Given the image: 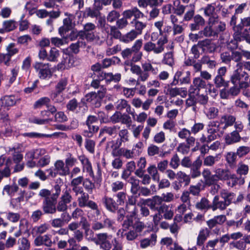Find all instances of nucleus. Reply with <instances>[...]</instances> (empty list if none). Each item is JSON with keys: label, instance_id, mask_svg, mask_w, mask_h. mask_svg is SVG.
Segmentation results:
<instances>
[{"label": "nucleus", "instance_id": "obj_41", "mask_svg": "<svg viewBox=\"0 0 250 250\" xmlns=\"http://www.w3.org/2000/svg\"><path fill=\"white\" fill-rule=\"evenodd\" d=\"M173 9L174 13L177 15L181 16L184 13L185 9L187 8V5L185 6L181 4L179 0H176L174 1Z\"/></svg>", "mask_w": 250, "mask_h": 250}, {"label": "nucleus", "instance_id": "obj_54", "mask_svg": "<svg viewBox=\"0 0 250 250\" xmlns=\"http://www.w3.org/2000/svg\"><path fill=\"white\" fill-rule=\"evenodd\" d=\"M110 244L113 247L111 250H123L122 243L119 239L113 236Z\"/></svg>", "mask_w": 250, "mask_h": 250}, {"label": "nucleus", "instance_id": "obj_51", "mask_svg": "<svg viewBox=\"0 0 250 250\" xmlns=\"http://www.w3.org/2000/svg\"><path fill=\"white\" fill-rule=\"evenodd\" d=\"M68 81L66 78H62L56 85V90L58 93L62 92L66 87Z\"/></svg>", "mask_w": 250, "mask_h": 250}, {"label": "nucleus", "instance_id": "obj_44", "mask_svg": "<svg viewBox=\"0 0 250 250\" xmlns=\"http://www.w3.org/2000/svg\"><path fill=\"white\" fill-rule=\"evenodd\" d=\"M187 8L188 10L186 12L184 16L183 21H189L192 18L193 19L194 17L195 11L194 5L193 4L187 5Z\"/></svg>", "mask_w": 250, "mask_h": 250}, {"label": "nucleus", "instance_id": "obj_33", "mask_svg": "<svg viewBox=\"0 0 250 250\" xmlns=\"http://www.w3.org/2000/svg\"><path fill=\"white\" fill-rule=\"evenodd\" d=\"M158 212L161 214L164 213V217L166 219H171L173 216V211L169 209V207L165 204L159 207Z\"/></svg>", "mask_w": 250, "mask_h": 250}, {"label": "nucleus", "instance_id": "obj_59", "mask_svg": "<svg viewBox=\"0 0 250 250\" xmlns=\"http://www.w3.org/2000/svg\"><path fill=\"white\" fill-rule=\"evenodd\" d=\"M230 246L237 249L239 250H245L246 248V246L244 243V241L241 239L238 241H232L230 243Z\"/></svg>", "mask_w": 250, "mask_h": 250}, {"label": "nucleus", "instance_id": "obj_32", "mask_svg": "<svg viewBox=\"0 0 250 250\" xmlns=\"http://www.w3.org/2000/svg\"><path fill=\"white\" fill-rule=\"evenodd\" d=\"M163 200L162 197L155 196L152 199H148L147 201V205L152 208H156L158 210L159 207L163 205Z\"/></svg>", "mask_w": 250, "mask_h": 250}, {"label": "nucleus", "instance_id": "obj_15", "mask_svg": "<svg viewBox=\"0 0 250 250\" xmlns=\"http://www.w3.org/2000/svg\"><path fill=\"white\" fill-rule=\"evenodd\" d=\"M96 28L95 25L91 22H87L83 25V29L80 31L83 38L85 37L87 40H93L95 39L94 31Z\"/></svg>", "mask_w": 250, "mask_h": 250}, {"label": "nucleus", "instance_id": "obj_28", "mask_svg": "<svg viewBox=\"0 0 250 250\" xmlns=\"http://www.w3.org/2000/svg\"><path fill=\"white\" fill-rule=\"evenodd\" d=\"M138 36L139 35L134 30L132 29L126 34L122 35L121 42L125 43H129L137 38Z\"/></svg>", "mask_w": 250, "mask_h": 250}, {"label": "nucleus", "instance_id": "obj_43", "mask_svg": "<svg viewBox=\"0 0 250 250\" xmlns=\"http://www.w3.org/2000/svg\"><path fill=\"white\" fill-rule=\"evenodd\" d=\"M3 27L5 28L6 31L8 32L15 30L17 27V23L13 20L4 21L3 23Z\"/></svg>", "mask_w": 250, "mask_h": 250}, {"label": "nucleus", "instance_id": "obj_22", "mask_svg": "<svg viewBox=\"0 0 250 250\" xmlns=\"http://www.w3.org/2000/svg\"><path fill=\"white\" fill-rule=\"evenodd\" d=\"M105 95H85V100L87 103L95 107L101 105V100L104 97Z\"/></svg>", "mask_w": 250, "mask_h": 250}, {"label": "nucleus", "instance_id": "obj_24", "mask_svg": "<svg viewBox=\"0 0 250 250\" xmlns=\"http://www.w3.org/2000/svg\"><path fill=\"white\" fill-rule=\"evenodd\" d=\"M54 167L61 176H66L70 173L69 169H67L66 166H64L62 160H57L54 164Z\"/></svg>", "mask_w": 250, "mask_h": 250}, {"label": "nucleus", "instance_id": "obj_62", "mask_svg": "<svg viewBox=\"0 0 250 250\" xmlns=\"http://www.w3.org/2000/svg\"><path fill=\"white\" fill-rule=\"evenodd\" d=\"M145 227V226L144 223L135 219L132 228L137 233L142 232Z\"/></svg>", "mask_w": 250, "mask_h": 250}, {"label": "nucleus", "instance_id": "obj_29", "mask_svg": "<svg viewBox=\"0 0 250 250\" xmlns=\"http://www.w3.org/2000/svg\"><path fill=\"white\" fill-rule=\"evenodd\" d=\"M78 158L82 165L83 171L85 170L89 173H93L92 165L89 159L84 155L79 156Z\"/></svg>", "mask_w": 250, "mask_h": 250}, {"label": "nucleus", "instance_id": "obj_12", "mask_svg": "<svg viewBox=\"0 0 250 250\" xmlns=\"http://www.w3.org/2000/svg\"><path fill=\"white\" fill-rule=\"evenodd\" d=\"M186 100V105L189 107L195 105L196 104L205 105L208 101V95H188Z\"/></svg>", "mask_w": 250, "mask_h": 250}, {"label": "nucleus", "instance_id": "obj_37", "mask_svg": "<svg viewBox=\"0 0 250 250\" xmlns=\"http://www.w3.org/2000/svg\"><path fill=\"white\" fill-rule=\"evenodd\" d=\"M63 26L59 28V31L61 36L62 37H64L65 35L64 32L66 34V31H68L72 27V20L70 18H66L63 20Z\"/></svg>", "mask_w": 250, "mask_h": 250}, {"label": "nucleus", "instance_id": "obj_4", "mask_svg": "<svg viewBox=\"0 0 250 250\" xmlns=\"http://www.w3.org/2000/svg\"><path fill=\"white\" fill-rule=\"evenodd\" d=\"M19 100L18 98H16L15 95H5L0 99L1 106L0 107V114L1 117L0 120H2L3 122H8V115L6 112L3 113L2 111L3 108H4L3 111H5V109L7 110L9 109V107L15 105L17 102Z\"/></svg>", "mask_w": 250, "mask_h": 250}, {"label": "nucleus", "instance_id": "obj_16", "mask_svg": "<svg viewBox=\"0 0 250 250\" xmlns=\"http://www.w3.org/2000/svg\"><path fill=\"white\" fill-rule=\"evenodd\" d=\"M214 5V3L208 4L207 6L203 8L204 15L209 17L208 20L209 25L215 24L218 19V16L214 14L215 9Z\"/></svg>", "mask_w": 250, "mask_h": 250}, {"label": "nucleus", "instance_id": "obj_58", "mask_svg": "<svg viewBox=\"0 0 250 250\" xmlns=\"http://www.w3.org/2000/svg\"><path fill=\"white\" fill-rule=\"evenodd\" d=\"M134 220H135V218L133 215L127 216L126 219L125 220L122 224L123 227L125 229H128L130 227H133L134 222Z\"/></svg>", "mask_w": 250, "mask_h": 250}, {"label": "nucleus", "instance_id": "obj_25", "mask_svg": "<svg viewBox=\"0 0 250 250\" xmlns=\"http://www.w3.org/2000/svg\"><path fill=\"white\" fill-rule=\"evenodd\" d=\"M140 182L139 180L133 176L130 177L128 180V183L131 184L130 191L135 197L140 190L141 187L139 185Z\"/></svg>", "mask_w": 250, "mask_h": 250}, {"label": "nucleus", "instance_id": "obj_52", "mask_svg": "<svg viewBox=\"0 0 250 250\" xmlns=\"http://www.w3.org/2000/svg\"><path fill=\"white\" fill-rule=\"evenodd\" d=\"M59 56V51L56 48H52L48 55L47 60L50 62H55Z\"/></svg>", "mask_w": 250, "mask_h": 250}, {"label": "nucleus", "instance_id": "obj_55", "mask_svg": "<svg viewBox=\"0 0 250 250\" xmlns=\"http://www.w3.org/2000/svg\"><path fill=\"white\" fill-rule=\"evenodd\" d=\"M121 51V46L117 44L112 47H108L105 50V54L106 56H110L117 54Z\"/></svg>", "mask_w": 250, "mask_h": 250}, {"label": "nucleus", "instance_id": "obj_20", "mask_svg": "<svg viewBox=\"0 0 250 250\" xmlns=\"http://www.w3.org/2000/svg\"><path fill=\"white\" fill-rule=\"evenodd\" d=\"M121 75L120 73H116L113 75L112 73H105L104 72H100L99 79L100 80L105 79L106 82H110L113 81L115 83L120 81Z\"/></svg>", "mask_w": 250, "mask_h": 250}, {"label": "nucleus", "instance_id": "obj_42", "mask_svg": "<svg viewBox=\"0 0 250 250\" xmlns=\"http://www.w3.org/2000/svg\"><path fill=\"white\" fill-rule=\"evenodd\" d=\"M176 178L179 181V183H184L185 186L188 185L190 181L189 176L181 171L177 173Z\"/></svg>", "mask_w": 250, "mask_h": 250}, {"label": "nucleus", "instance_id": "obj_19", "mask_svg": "<svg viewBox=\"0 0 250 250\" xmlns=\"http://www.w3.org/2000/svg\"><path fill=\"white\" fill-rule=\"evenodd\" d=\"M205 21L199 14L195 15L193 19V22L189 25L190 30L192 31L199 30L200 27L204 25Z\"/></svg>", "mask_w": 250, "mask_h": 250}, {"label": "nucleus", "instance_id": "obj_63", "mask_svg": "<svg viewBox=\"0 0 250 250\" xmlns=\"http://www.w3.org/2000/svg\"><path fill=\"white\" fill-rule=\"evenodd\" d=\"M7 53L11 57L12 56L16 54L19 52L18 48L15 47V44L14 43H10L6 47Z\"/></svg>", "mask_w": 250, "mask_h": 250}, {"label": "nucleus", "instance_id": "obj_13", "mask_svg": "<svg viewBox=\"0 0 250 250\" xmlns=\"http://www.w3.org/2000/svg\"><path fill=\"white\" fill-rule=\"evenodd\" d=\"M197 46L202 50L203 52L206 53H213L217 48L215 43L207 39L199 41L198 42Z\"/></svg>", "mask_w": 250, "mask_h": 250}, {"label": "nucleus", "instance_id": "obj_64", "mask_svg": "<svg viewBox=\"0 0 250 250\" xmlns=\"http://www.w3.org/2000/svg\"><path fill=\"white\" fill-rule=\"evenodd\" d=\"M250 151V148L248 146H241L239 147L236 151V154L239 157H242L247 155Z\"/></svg>", "mask_w": 250, "mask_h": 250}, {"label": "nucleus", "instance_id": "obj_45", "mask_svg": "<svg viewBox=\"0 0 250 250\" xmlns=\"http://www.w3.org/2000/svg\"><path fill=\"white\" fill-rule=\"evenodd\" d=\"M117 131V128L115 125L112 126H104L100 130L99 137H102L104 134L106 133L110 136L115 134Z\"/></svg>", "mask_w": 250, "mask_h": 250}, {"label": "nucleus", "instance_id": "obj_30", "mask_svg": "<svg viewBox=\"0 0 250 250\" xmlns=\"http://www.w3.org/2000/svg\"><path fill=\"white\" fill-rule=\"evenodd\" d=\"M228 206V205L224 200L219 201V197L218 195L214 197L212 204V209L213 211L216 210L217 208L224 210Z\"/></svg>", "mask_w": 250, "mask_h": 250}, {"label": "nucleus", "instance_id": "obj_3", "mask_svg": "<svg viewBox=\"0 0 250 250\" xmlns=\"http://www.w3.org/2000/svg\"><path fill=\"white\" fill-rule=\"evenodd\" d=\"M39 195L43 198L42 208L44 214H54L56 212L57 199L51 196V191L42 189Z\"/></svg>", "mask_w": 250, "mask_h": 250}, {"label": "nucleus", "instance_id": "obj_10", "mask_svg": "<svg viewBox=\"0 0 250 250\" xmlns=\"http://www.w3.org/2000/svg\"><path fill=\"white\" fill-rule=\"evenodd\" d=\"M49 66V63L42 62H37L34 64V68L38 73L39 77L42 79L51 77L52 73Z\"/></svg>", "mask_w": 250, "mask_h": 250}, {"label": "nucleus", "instance_id": "obj_61", "mask_svg": "<svg viewBox=\"0 0 250 250\" xmlns=\"http://www.w3.org/2000/svg\"><path fill=\"white\" fill-rule=\"evenodd\" d=\"M83 186L89 193L92 192L93 189L95 187L94 183L87 178L85 179L83 182Z\"/></svg>", "mask_w": 250, "mask_h": 250}, {"label": "nucleus", "instance_id": "obj_18", "mask_svg": "<svg viewBox=\"0 0 250 250\" xmlns=\"http://www.w3.org/2000/svg\"><path fill=\"white\" fill-rule=\"evenodd\" d=\"M206 84V82L200 78H195L193 80V85L189 89V94H198L200 88H204Z\"/></svg>", "mask_w": 250, "mask_h": 250}, {"label": "nucleus", "instance_id": "obj_48", "mask_svg": "<svg viewBox=\"0 0 250 250\" xmlns=\"http://www.w3.org/2000/svg\"><path fill=\"white\" fill-rule=\"evenodd\" d=\"M120 16V14L119 11L113 10L108 13L106 17V19L108 22L112 23L116 21Z\"/></svg>", "mask_w": 250, "mask_h": 250}, {"label": "nucleus", "instance_id": "obj_23", "mask_svg": "<svg viewBox=\"0 0 250 250\" xmlns=\"http://www.w3.org/2000/svg\"><path fill=\"white\" fill-rule=\"evenodd\" d=\"M225 143L227 145H231L239 142L241 140L239 133L236 130L226 134L225 137Z\"/></svg>", "mask_w": 250, "mask_h": 250}, {"label": "nucleus", "instance_id": "obj_34", "mask_svg": "<svg viewBox=\"0 0 250 250\" xmlns=\"http://www.w3.org/2000/svg\"><path fill=\"white\" fill-rule=\"evenodd\" d=\"M121 60L116 56H113L111 58H105L102 61V67L107 68L112 65L118 64L120 63Z\"/></svg>", "mask_w": 250, "mask_h": 250}, {"label": "nucleus", "instance_id": "obj_7", "mask_svg": "<svg viewBox=\"0 0 250 250\" xmlns=\"http://www.w3.org/2000/svg\"><path fill=\"white\" fill-rule=\"evenodd\" d=\"M227 72L226 67H220L217 70V74L213 80L214 83L217 87H223L224 89L221 91L220 94H224L223 90H224L228 92L229 89V81H225L224 76Z\"/></svg>", "mask_w": 250, "mask_h": 250}, {"label": "nucleus", "instance_id": "obj_49", "mask_svg": "<svg viewBox=\"0 0 250 250\" xmlns=\"http://www.w3.org/2000/svg\"><path fill=\"white\" fill-rule=\"evenodd\" d=\"M18 243L20 244L19 247V250H29L30 243L26 238L22 237L20 238L18 240Z\"/></svg>", "mask_w": 250, "mask_h": 250}, {"label": "nucleus", "instance_id": "obj_36", "mask_svg": "<svg viewBox=\"0 0 250 250\" xmlns=\"http://www.w3.org/2000/svg\"><path fill=\"white\" fill-rule=\"evenodd\" d=\"M100 15H101V12L93 7H86L83 12V16L85 17L96 18Z\"/></svg>", "mask_w": 250, "mask_h": 250}, {"label": "nucleus", "instance_id": "obj_38", "mask_svg": "<svg viewBox=\"0 0 250 250\" xmlns=\"http://www.w3.org/2000/svg\"><path fill=\"white\" fill-rule=\"evenodd\" d=\"M211 25L206 26L203 30L200 31V34L202 35L203 38L204 37H217L216 32L212 28Z\"/></svg>", "mask_w": 250, "mask_h": 250}, {"label": "nucleus", "instance_id": "obj_17", "mask_svg": "<svg viewBox=\"0 0 250 250\" xmlns=\"http://www.w3.org/2000/svg\"><path fill=\"white\" fill-rule=\"evenodd\" d=\"M119 29L116 26H110L109 32H107L108 34V38L106 41V43L108 46H111L113 42L112 39H119L121 41L122 35Z\"/></svg>", "mask_w": 250, "mask_h": 250}, {"label": "nucleus", "instance_id": "obj_14", "mask_svg": "<svg viewBox=\"0 0 250 250\" xmlns=\"http://www.w3.org/2000/svg\"><path fill=\"white\" fill-rule=\"evenodd\" d=\"M143 45L142 39L137 40L133 43L131 48H126L122 51L121 54L125 60L128 59L132 56L134 51L140 50Z\"/></svg>", "mask_w": 250, "mask_h": 250}, {"label": "nucleus", "instance_id": "obj_21", "mask_svg": "<svg viewBox=\"0 0 250 250\" xmlns=\"http://www.w3.org/2000/svg\"><path fill=\"white\" fill-rule=\"evenodd\" d=\"M102 203L105 208L110 212H115L118 208L116 201L110 197L105 196L102 199Z\"/></svg>", "mask_w": 250, "mask_h": 250}, {"label": "nucleus", "instance_id": "obj_57", "mask_svg": "<svg viewBox=\"0 0 250 250\" xmlns=\"http://www.w3.org/2000/svg\"><path fill=\"white\" fill-rule=\"evenodd\" d=\"M237 19V17L235 16V14L232 16L230 21V24L232 26V28L235 31L234 33H240V31L242 30V26L241 23L237 25H236Z\"/></svg>", "mask_w": 250, "mask_h": 250}, {"label": "nucleus", "instance_id": "obj_8", "mask_svg": "<svg viewBox=\"0 0 250 250\" xmlns=\"http://www.w3.org/2000/svg\"><path fill=\"white\" fill-rule=\"evenodd\" d=\"M242 30L240 33H234L233 38L235 41L240 42L241 37H248L250 35V17H245L241 19Z\"/></svg>", "mask_w": 250, "mask_h": 250}, {"label": "nucleus", "instance_id": "obj_2", "mask_svg": "<svg viewBox=\"0 0 250 250\" xmlns=\"http://www.w3.org/2000/svg\"><path fill=\"white\" fill-rule=\"evenodd\" d=\"M123 15H124L127 18H131L134 17L130 24L134 28L133 30L135 31L139 35L143 33V30L146 27V22H143L139 20L140 18H143L145 17L144 14L137 7H133L129 9L126 10L123 12Z\"/></svg>", "mask_w": 250, "mask_h": 250}, {"label": "nucleus", "instance_id": "obj_60", "mask_svg": "<svg viewBox=\"0 0 250 250\" xmlns=\"http://www.w3.org/2000/svg\"><path fill=\"white\" fill-rule=\"evenodd\" d=\"M83 45V42L82 41H78L75 43H72L69 49L71 50V52L74 54H77L79 52V48Z\"/></svg>", "mask_w": 250, "mask_h": 250}, {"label": "nucleus", "instance_id": "obj_27", "mask_svg": "<svg viewBox=\"0 0 250 250\" xmlns=\"http://www.w3.org/2000/svg\"><path fill=\"white\" fill-rule=\"evenodd\" d=\"M176 85H172L171 83L168 84L165 86V91L166 94H181L187 93V88L185 87L177 88Z\"/></svg>", "mask_w": 250, "mask_h": 250}, {"label": "nucleus", "instance_id": "obj_9", "mask_svg": "<svg viewBox=\"0 0 250 250\" xmlns=\"http://www.w3.org/2000/svg\"><path fill=\"white\" fill-rule=\"evenodd\" d=\"M142 69L141 70L140 73L138 75L137 82L146 81L149 76V71H151L153 74H156L158 72V68H154L149 62L142 63Z\"/></svg>", "mask_w": 250, "mask_h": 250}, {"label": "nucleus", "instance_id": "obj_47", "mask_svg": "<svg viewBox=\"0 0 250 250\" xmlns=\"http://www.w3.org/2000/svg\"><path fill=\"white\" fill-rule=\"evenodd\" d=\"M162 63L170 66H172L174 64V57L172 52H168L164 55Z\"/></svg>", "mask_w": 250, "mask_h": 250}, {"label": "nucleus", "instance_id": "obj_31", "mask_svg": "<svg viewBox=\"0 0 250 250\" xmlns=\"http://www.w3.org/2000/svg\"><path fill=\"white\" fill-rule=\"evenodd\" d=\"M195 207L199 210L206 211L209 209H212V205L209 204V201L207 198L203 197L200 202L196 203Z\"/></svg>", "mask_w": 250, "mask_h": 250}, {"label": "nucleus", "instance_id": "obj_6", "mask_svg": "<svg viewBox=\"0 0 250 250\" xmlns=\"http://www.w3.org/2000/svg\"><path fill=\"white\" fill-rule=\"evenodd\" d=\"M167 42V39L165 37L160 38L156 43L152 41H148L144 43L143 49L147 53L153 52L154 54L161 53L164 51L165 44Z\"/></svg>", "mask_w": 250, "mask_h": 250}, {"label": "nucleus", "instance_id": "obj_53", "mask_svg": "<svg viewBox=\"0 0 250 250\" xmlns=\"http://www.w3.org/2000/svg\"><path fill=\"white\" fill-rule=\"evenodd\" d=\"M89 195L86 193H83L81 197L78 198V205L81 208L86 207L89 201Z\"/></svg>", "mask_w": 250, "mask_h": 250}, {"label": "nucleus", "instance_id": "obj_5", "mask_svg": "<svg viewBox=\"0 0 250 250\" xmlns=\"http://www.w3.org/2000/svg\"><path fill=\"white\" fill-rule=\"evenodd\" d=\"M113 236L107 233H100L94 235L89 236L88 241L95 243L97 245H99L101 249L104 250H110L111 249V244L110 242Z\"/></svg>", "mask_w": 250, "mask_h": 250}, {"label": "nucleus", "instance_id": "obj_40", "mask_svg": "<svg viewBox=\"0 0 250 250\" xmlns=\"http://www.w3.org/2000/svg\"><path fill=\"white\" fill-rule=\"evenodd\" d=\"M235 196V194L234 193L227 191H224L221 193V197L224 199L228 206H229L231 203H233Z\"/></svg>", "mask_w": 250, "mask_h": 250}, {"label": "nucleus", "instance_id": "obj_50", "mask_svg": "<svg viewBox=\"0 0 250 250\" xmlns=\"http://www.w3.org/2000/svg\"><path fill=\"white\" fill-rule=\"evenodd\" d=\"M141 153V151L136 150L133 147L132 150L128 149H125L123 150V155L127 159L132 158L134 155H139Z\"/></svg>", "mask_w": 250, "mask_h": 250}, {"label": "nucleus", "instance_id": "obj_1", "mask_svg": "<svg viewBox=\"0 0 250 250\" xmlns=\"http://www.w3.org/2000/svg\"><path fill=\"white\" fill-rule=\"evenodd\" d=\"M248 74L243 71V64L238 62L235 69L230 75L229 83L232 84L228 90V94H239L241 89L247 88L249 83L246 82L249 79Z\"/></svg>", "mask_w": 250, "mask_h": 250}, {"label": "nucleus", "instance_id": "obj_35", "mask_svg": "<svg viewBox=\"0 0 250 250\" xmlns=\"http://www.w3.org/2000/svg\"><path fill=\"white\" fill-rule=\"evenodd\" d=\"M12 163V158L9 157L6 159L5 167L2 170H0V179L2 180L3 178H8L11 175V170L9 167Z\"/></svg>", "mask_w": 250, "mask_h": 250}, {"label": "nucleus", "instance_id": "obj_26", "mask_svg": "<svg viewBox=\"0 0 250 250\" xmlns=\"http://www.w3.org/2000/svg\"><path fill=\"white\" fill-rule=\"evenodd\" d=\"M210 232V230L207 228L200 230L197 239V245L198 246H203Z\"/></svg>", "mask_w": 250, "mask_h": 250}, {"label": "nucleus", "instance_id": "obj_39", "mask_svg": "<svg viewBox=\"0 0 250 250\" xmlns=\"http://www.w3.org/2000/svg\"><path fill=\"white\" fill-rule=\"evenodd\" d=\"M147 171L151 176L153 181L157 182L160 181V175L155 165H152L149 166L147 168Z\"/></svg>", "mask_w": 250, "mask_h": 250}, {"label": "nucleus", "instance_id": "obj_46", "mask_svg": "<svg viewBox=\"0 0 250 250\" xmlns=\"http://www.w3.org/2000/svg\"><path fill=\"white\" fill-rule=\"evenodd\" d=\"M77 163V159L74 157L71 153H66L65 164L67 169H69L70 167H72Z\"/></svg>", "mask_w": 250, "mask_h": 250}, {"label": "nucleus", "instance_id": "obj_11", "mask_svg": "<svg viewBox=\"0 0 250 250\" xmlns=\"http://www.w3.org/2000/svg\"><path fill=\"white\" fill-rule=\"evenodd\" d=\"M190 73L189 71H184L178 70L175 74L173 81L170 83L172 85H176L179 82L181 84H187L190 82Z\"/></svg>", "mask_w": 250, "mask_h": 250}, {"label": "nucleus", "instance_id": "obj_56", "mask_svg": "<svg viewBox=\"0 0 250 250\" xmlns=\"http://www.w3.org/2000/svg\"><path fill=\"white\" fill-rule=\"evenodd\" d=\"M123 16V18L118 19L116 21V26L119 29H122L125 28L128 24V22L127 21V19H130L131 18H127L124 15Z\"/></svg>", "mask_w": 250, "mask_h": 250}]
</instances>
